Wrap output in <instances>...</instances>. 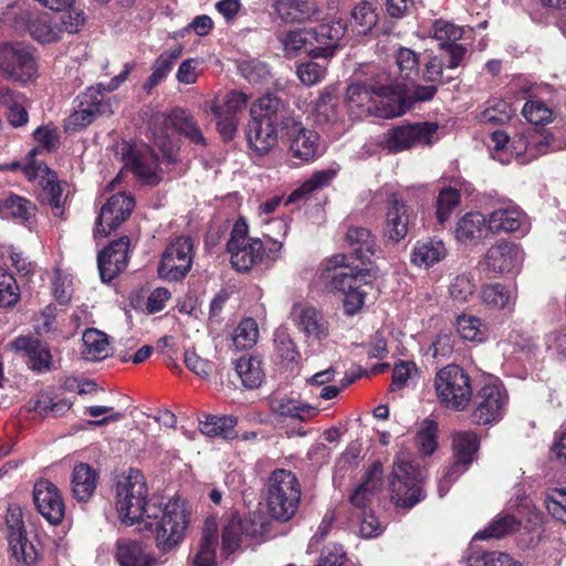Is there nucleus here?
<instances>
[{
	"instance_id": "nucleus-48",
	"label": "nucleus",
	"mask_w": 566,
	"mask_h": 566,
	"mask_svg": "<svg viewBox=\"0 0 566 566\" xmlns=\"http://www.w3.org/2000/svg\"><path fill=\"white\" fill-rule=\"evenodd\" d=\"M182 48L177 46L171 50L163 52L154 62L153 72L145 83L147 91L153 90L160 82H163L171 72L174 63L180 57Z\"/></svg>"
},
{
	"instance_id": "nucleus-59",
	"label": "nucleus",
	"mask_w": 566,
	"mask_h": 566,
	"mask_svg": "<svg viewBox=\"0 0 566 566\" xmlns=\"http://www.w3.org/2000/svg\"><path fill=\"white\" fill-rule=\"evenodd\" d=\"M352 19L355 25L358 27L357 32L359 34H366L377 23L376 9L370 2L363 1L353 9Z\"/></svg>"
},
{
	"instance_id": "nucleus-5",
	"label": "nucleus",
	"mask_w": 566,
	"mask_h": 566,
	"mask_svg": "<svg viewBox=\"0 0 566 566\" xmlns=\"http://www.w3.org/2000/svg\"><path fill=\"white\" fill-rule=\"evenodd\" d=\"M345 31L346 24L337 20L315 29L292 30L281 39V43L285 55L290 57L305 52L312 57L328 59L334 55Z\"/></svg>"
},
{
	"instance_id": "nucleus-52",
	"label": "nucleus",
	"mask_w": 566,
	"mask_h": 566,
	"mask_svg": "<svg viewBox=\"0 0 566 566\" xmlns=\"http://www.w3.org/2000/svg\"><path fill=\"white\" fill-rule=\"evenodd\" d=\"M206 106L209 107L210 112L217 119V128L223 139L230 140L234 137L239 118L237 115L226 113L223 106L220 105L218 97L207 102Z\"/></svg>"
},
{
	"instance_id": "nucleus-9",
	"label": "nucleus",
	"mask_w": 566,
	"mask_h": 566,
	"mask_svg": "<svg viewBox=\"0 0 566 566\" xmlns=\"http://www.w3.org/2000/svg\"><path fill=\"white\" fill-rule=\"evenodd\" d=\"M266 532L268 521L260 512L249 513L244 518L232 515L222 527L221 555L229 557L260 542Z\"/></svg>"
},
{
	"instance_id": "nucleus-42",
	"label": "nucleus",
	"mask_w": 566,
	"mask_h": 566,
	"mask_svg": "<svg viewBox=\"0 0 566 566\" xmlns=\"http://www.w3.org/2000/svg\"><path fill=\"white\" fill-rule=\"evenodd\" d=\"M382 476V465L376 462L370 465L365 481L354 491L350 502L354 506L366 511V505L373 496L380 490Z\"/></svg>"
},
{
	"instance_id": "nucleus-47",
	"label": "nucleus",
	"mask_w": 566,
	"mask_h": 566,
	"mask_svg": "<svg viewBox=\"0 0 566 566\" xmlns=\"http://www.w3.org/2000/svg\"><path fill=\"white\" fill-rule=\"evenodd\" d=\"M455 328L460 337L467 342L484 343L489 337L488 325L478 316L461 314L455 319Z\"/></svg>"
},
{
	"instance_id": "nucleus-19",
	"label": "nucleus",
	"mask_w": 566,
	"mask_h": 566,
	"mask_svg": "<svg viewBox=\"0 0 566 566\" xmlns=\"http://www.w3.org/2000/svg\"><path fill=\"white\" fill-rule=\"evenodd\" d=\"M29 179L36 180L42 187V200L46 202L55 217H63L66 197L63 186L56 181L55 174L43 163L31 161L25 168Z\"/></svg>"
},
{
	"instance_id": "nucleus-2",
	"label": "nucleus",
	"mask_w": 566,
	"mask_h": 566,
	"mask_svg": "<svg viewBox=\"0 0 566 566\" xmlns=\"http://www.w3.org/2000/svg\"><path fill=\"white\" fill-rule=\"evenodd\" d=\"M346 105L350 115L357 119L368 116L392 118L406 113L403 93L392 91V86L387 85L381 76L373 85L350 84L346 92Z\"/></svg>"
},
{
	"instance_id": "nucleus-32",
	"label": "nucleus",
	"mask_w": 566,
	"mask_h": 566,
	"mask_svg": "<svg viewBox=\"0 0 566 566\" xmlns=\"http://www.w3.org/2000/svg\"><path fill=\"white\" fill-rule=\"evenodd\" d=\"M346 241L355 258L361 265L371 263L377 252V243L371 232L363 227H350L346 233Z\"/></svg>"
},
{
	"instance_id": "nucleus-7",
	"label": "nucleus",
	"mask_w": 566,
	"mask_h": 566,
	"mask_svg": "<svg viewBox=\"0 0 566 566\" xmlns=\"http://www.w3.org/2000/svg\"><path fill=\"white\" fill-rule=\"evenodd\" d=\"M423 474L409 454L397 455L390 474L391 501L401 509H411L424 499Z\"/></svg>"
},
{
	"instance_id": "nucleus-6",
	"label": "nucleus",
	"mask_w": 566,
	"mask_h": 566,
	"mask_svg": "<svg viewBox=\"0 0 566 566\" xmlns=\"http://www.w3.org/2000/svg\"><path fill=\"white\" fill-rule=\"evenodd\" d=\"M188 527V514L185 503L179 499L163 503L159 500V512L148 518L140 531L150 532L160 551H169L184 538Z\"/></svg>"
},
{
	"instance_id": "nucleus-11",
	"label": "nucleus",
	"mask_w": 566,
	"mask_h": 566,
	"mask_svg": "<svg viewBox=\"0 0 566 566\" xmlns=\"http://www.w3.org/2000/svg\"><path fill=\"white\" fill-rule=\"evenodd\" d=\"M434 388L441 405L451 410H465L472 399L470 377L457 365H448L437 373Z\"/></svg>"
},
{
	"instance_id": "nucleus-24",
	"label": "nucleus",
	"mask_w": 566,
	"mask_h": 566,
	"mask_svg": "<svg viewBox=\"0 0 566 566\" xmlns=\"http://www.w3.org/2000/svg\"><path fill=\"white\" fill-rule=\"evenodd\" d=\"M34 504L39 513L51 524H59L65 512L63 499L57 488L48 480L35 483Z\"/></svg>"
},
{
	"instance_id": "nucleus-51",
	"label": "nucleus",
	"mask_w": 566,
	"mask_h": 566,
	"mask_svg": "<svg viewBox=\"0 0 566 566\" xmlns=\"http://www.w3.org/2000/svg\"><path fill=\"white\" fill-rule=\"evenodd\" d=\"M237 419L232 416H205L203 420H199L200 431L210 437H223L229 439L233 434Z\"/></svg>"
},
{
	"instance_id": "nucleus-30",
	"label": "nucleus",
	"mask_w": 566,
	"mask_h": 566,
	"mask_svg": "<svg viewBox=\"0 0 566 566\" xmlns=\"http://www.w3.org/2000/svg\"><path fill=\"white\" fill-rule=\"evenodd\" d=\"M11 346L17 352L24 353L29 357V366L36 373H46L52 368V356L49 348L39 339L31 337H18Z\"/></svg>"
},
{
	"instance_id": "nucleus-34",
	"label": "nucleus",
	"mask_w": 566,
	"mask_h": 566,
	"mask_svg": "<svg viewBox=\"0 0 566 566\" xmlns=\"http://www.w3.org/2000/svg\"><path fill=\"white\" fill-rule=\"evenodd\" d=\"M488 230V217L481 212H468L461 217L454 229L455 239L462 243H476Z\"/></svg>"
},
{
	"instance_id": "nucleus-14",
	"label": "nucleus",
	"mask_w": 566,
	"mask_h": 566,
	"mask_svg": "<svg viewBox=\"0 0 566 566\" xmlns=\"http://www.w3.org/2000/svg\"><path fill=\"white\" fill-rule=\"evenodd\" d=\"M6 537L11 555L17 562L32 565L38 560L39 552L35 545L28 538L24 511L15 503L8 506L4 514Z\"/></svg>"
},
{
	"instance_id": "nucleus-17",
	"label": "nucleus",
	"mask_w": 566,
	"mask_h": 566,
	"mask_svg": "<svg viewBox=\"0 0 566 566\" xmlns=\"http://www.w3.org/2000/svg\"><path fill=\"white\" fill-rule=\"evenodd\" d=\"M193 244L189 237H179L164 251L158 274L166 281L184 279L192 266Z\"/></svg>"
},
{
	"instance_id": "nucleus-38",
	"label": "nucleus",
	"mask_w": 566,
	"mask_h": 566,
	"mask_svg": "<svg viewBox=\"0 0 566 566\" xmlns=\"http://www.w3.org/2000/svg\"><path fill=\"white\" fill-rule=\"evenodd\" d=\"M410 223L409 209L403 202L392 199L386 216V234L392 241L402 240Z\"/></svg>"
},
{
	"instance_id": "nucleus-37",
	"label": "nucleus",
	"mask_w": 566,
	"mask_h": 566,
	"mask_svg": "<svg viewBox=\"0 0 566 566\" xmlns=\"http://www.w3.org/2000/svg\"><path fill=\"white\" fill-rule=\"evenodd\" d=\"M35 212V205L21 196L11 193L0 199V218L2 219H11L22 224H29Z\"/></svg>"
},
{
	"instance_id": "nucleus-46",
	"label": "nucleus",
	"mask_w": 566,
	"mask_h": 566,
	"mask_svg": "<svg viewBox=\"0 0 566 566\" xmlns=\"http://www.w3.org/2000/svg\"><path fill=\"white\" fill-rule=\"evenodd\" d=\"M396 63L399 71V75L397 77L391 78V75H380L384 77L387 85H391L394 88L397 82L408 83V81H412L419 73L418 56L410 49H399L396 55Z\"/></svg>"
},
{
	"instance_id": "nucleus-63",
	"label": "nucleus",
	"mask_w": 566,
	"mask_h": 566,
	"mask_svg": "<svg viewBox=\"0 0 566 566\" xmlns=\"http://www.w3.org/2000/svg\"><path fill=\"white\" fill-rule=\"evenodd\" d=\"M434 39L440 42L441 48H448L462 38V28L444 20H437L432 25Z\"/></svg>"
},
{
	"instance_id": "nucleus-39",
	"label": "nucleus",
	"mask_w": 566,
	"mask_h": 566,
	"mask_svg": "<svg viewBox=\"0 0 566 566\" xmlns=\"http://www.w3.org/2000/svg\"><path fill=\"white\" fill-rule=\"evenodd\" d=\"M217 522L213 517L207 518L202 530V538L193 556L195 566H212L217 558Z\"/></svg>"
},
{
	"instance_id": "nucleus-25",
	"label": "nucleus",
	"mask_w": 566,
	"mask_h": 566,
	"mask_svg": "<svg viewBox=\"0 0 566 566\" xmlns=\"http://www.w3.org/2000/svg\"><path fill=\"white\" fill-rule=\"evenodd\" d=\"M129 239L123 237L113 241L97 258L99 276L103 282H111L127 265Z\"/></svg>"
},
{
	"instance_id": "nucleus-60",
	"label": "nucleus",
	"mask_w": 566,
	"mask_h": 566,
	"mask_svg": "<svg viewBox=\"0 0 566 566\" xmlns=\"http://www.w3.org/2000/svg\"><path fill=\"white\" fill-rule=\"evenodd\" d=\"M392 91H401L403 93V99L406 105V111L410 107L411 102H424L429 101L436 94L434 85H411L408 83L397 82L395 88Z\"/></svg>"
},
{
	"instance_id": "nucleus-22",
	"label": "nucleus",
	"mask_w": 566,
	"mask_h": 566,
	"mask_svg": "<svg viewBox=\"0 0 566 566\" xmlns=\"http://www.w3.org/2000/svg\"><path fill=\"white\" fill-rule=\"evenodd\" d=\"M135 200L130 195L120 192L112 196L101 208L95 224V235L107 237L130 216Z\"/></svg>"
},
{
	"instance_id": "nucleus-58",
	"label": "nucleus",
	"mask_w": 566,
	"mask_h": 566,
	"mask_svg": "<svg viewBox=\"0 0 566 566\" xmlns=\"http://www.w3.org/2000/svg\"><path fill=\"white\" fill-rule=\"evenodd\" d=\"M532 145L534 154L532 157L546 154L548 151L562 150L566 147V142L556 138L552 133L546 130L531 132Z\"/></svg>"
},
{
	"instance_id": "nucleus-56",
	"label": "nucleus",
	"mask_w": 566,
	"mask_h": 566,
	"mask_svg": "<svg viewBox=\"0 0 566 566\" xmlns=\"http://www.w3.org/2000/svg\"><path fill=\"white\" fill-rule=\"evenodd\" d=\"M474 291L475 283L473 275L470 272L458 274L450 281L449 294L457 302H468L473 295Z\"/></svg>"
},
{
	"instance_id": "nucleus-3",
	"label": "nucleus",
	"mask_w": 566,
	"mask_h": 566,
	"mask_svg": "<svg viewBox=\"0 0 566 566\" xmlns=\"http://www.w3.org/2000/svg\"><path fill=\"white\" fill-rule=\"evenodd\" d=\"M349 258L337 254L329 259L319 274L325 289L332 293H340L344 311L347 315L356 314L364 305L366 295L373 289L369 280L374 276L371 268L352 269L349 272L338 270L349 268Z\"/></svg>"
},
{
	"instance_id": "nucleus-55",
	"label": "nucleus",
	"mask_w": 566,
	"mask_h": 566,
	"mask_svg": "<svg viewBox=\"0 0 566 566\" xmlns=\"http://www.w3.org/2000/svg\"><path fill=\"white\" fill-rule=\"evenodd\" d=\"M259 337L258 324L253 318H244L240 322L233 333V344L238 349L251 348Z\"/></svg>"
},
{
	"instance_id": "nucleus-35",
	"label": "nucleus",
	"mask_w": 566,
	"mask_h": 566,
	"mask_svg": "<svg viewBox=\"0 0 566 566\" xmlns=\"http://www.w3.org/2000/svg\"><path fill=\"white\" fill-rule=\"evenodd\" d=\"M448 255V249L441 240L418 241L410 255L413 265L420 269H429Z\"/></svg>"
},
{
	"instance_id": "nucleus-62",
	"label": "nucleus",
	"mask_w": 566,
	"mask_h": 566,
	"mask_svg": "<svg viewBox=\"0 0 566 566\" xmlns=\"http://www.w3.org/2000/svg\"><path fill=\"white\" fill-rule=\"evenodd\" d=\"M33 136L39 146L30 151L31 157H33L41 149L52 151L56 149L60 144L59 130L52 124L36 128L33 133Z\"/></svg>"
},
{
	"instance_id": "nucleus-16",
	"label": "nucleus",
	"mask_w": 566,
	"mask_h": 566,
	"mask_svg": "<svg viewBox=\"0 0 566 566\" xmlns=\"http://www.w3.org/2000/svg\"><path fill=\"white\" fill-rule=\"evenodd\" d=\"M114 105H117L116 101L102 96L101 85L88 87L80 96L78 108L67 118L66 129H83L98 116L112 115Z\"/></svg>"
},
{
	"instance_id": "nucleus-27",
	"label": "nucleus",
	"mask_w": 566,
	"mask_h": 566,
	"mask_svg": "<svg viewBox=\"0 0 566 566\" xmlns=\"http://www.w3.org/2000/svg\"><path fill=\"white\" fill-rule=\"evenodd\" d=\"M480 447L478 434L472 430L458 431L452 436L454 462L451 465V474L459 478L472 463Z\"/></svg>"
},
{
	"instance_id": "nucleus-57",
	"label": "nucleus",
	"mask_w": 566,
	"mask_h": 566,
	"mask_svg": "<svg viewBox=\"0 0 566 566\" xmlns=\"http://www.w3.org/2000/svg\"><path fill=\"white\" fill-rule=\"evenodd\" d=\"M438 424L431 419L421 422L417 433V446L423 455H431L438 446L437 442Z\"/></svg>"
},
{
	"instance_id": "nucleus-21",
	"label": "nucleus",
	"mask_w": 566,
	"mask_h": 566,
	"mask_svg": "<svg viewBox=\"0 0 566 566\" xmlns=\"http://www.w3.org/2000/svg\"><path fill=\"white\" fill-rule=\"evenodd\" d=\"M488 230L494 234L516 232L524 237L531 230V221L520 207L507 202L489 213Z\"/></svg>"
},
{
	"instance_id": "nucleus-44",
	"label": "nucleus",
	"mask_w": 566,
	"mask_h": 566,
	"mask_svg": "<svg viewBox=\"0 0 566 566\" xmlns=\"http://www.w3.org/2000/svg\"><path fill=\"white\" fill-rule=\"evenodd\" d=\"M72 492L80 502H86L96 489V473L86 463L76 464L73 469Z\"/></svg>"
},
{
	"instance_id": "nucleus-29",
	"label": "nucleus",
	"mask_w": 566,
	"mask_h": 566,
	"mask_svg": "<svg viewBox=\"0 0 566 566\" xmlns=\"http://www.w3.org/2000/svg\"><path fill=\"white\" fill-rule=\"evenodd\" d=\"M273 358L291 373L298 367L301 354L286 327H279L273 334Z\"/></svg>"
},
{
	"instance_id": "nucleus-15",
	"label": "nucleus",
	"mask_w": 566,
	"mask_h": 566,
	"mask_svg": "<svg viewBox=\"0 0 566 566\" xmlns=\"http://www.w3.org/2000/svg\"><path fill=\"white\" fill-rule=\"evenodd\" d=\"M438 130L439 125L434 122L399 125L387 130L384 136V144L392 153L431 145L439 139Z\"/></svg>"
},
{
	"instance_id": "nucleus-64",
	"label": "nucleus",
	"mask_w": 566,
	"mask_h": 566,
	"mask_svg": "<svg viewBox=\"0 0 566 566\" xmlns=\"http://www.w3.org/2000/svg\"><path fill=\"white\" fill-rule=\"evenodd\" d=\"M548 513L566 524V489H555L545 497Z\"/></svg>"
},
{
	"instance_id": "nucleus-41",
	"label": "nucleus",
	"mask_w": 566,
	"mask_h": 566,
	"mask_svg": "<svg viewBox=\"0 0 566 566\" xmlns=\"http://www.w3.org/2000/svg\"><path fill=\"white\" fill-rule=\"evenodd\" d=\"M313 114L318 124H336L340 119L339 98L335 88L325 87L313 106Z\"/></svg>"
},
{
	"instance_id": "nucleus-10",
	"label": "nucleus",
	"mask_w": 566,
	"mask_h": 566,
	"mask_svg": "<svg viewBox=\"0 0 566 566\" xmlns=\"http://www.w3.org/2000/svg\"><path fill=\"white\" fill-rule=\"evenodd\" d=\"M0 75L28 84L39 77V63L35 50L22 42H7L0 45Z\"/></svg>"
},
{
	"instance_id": "nucleus-26",
	"label": "nucleus",
	"mask_w": 566,
	"mask_h": 566,
	"mask_svg": "<svg viewBox=\"0 0 566 566\" xmlns=\"http://www.w3.org/2000/svg\"><path fill=\"white\" fill-rule=\"evenodd\" d=\"M19 21L25 27L30 36L41 44L59 42L62 39L63 30L49 14L21 13Z\"/></svg>"
},
{
	"instance_id": "nucleus-40",
	"label": "nucleus",
	"mask_w": 566,
	"mask_h": 566,
	"mask_svg": "<svg viewBox=\"0 0 566 566\" xmlns=\"http://www.w3.org/2000/svg\"><path fill=\"white\" fill-rule=\"evenodd\" d=\"M116 560L119 566H154L155 558L140 543L119 539L116 544Z\"/></svg>"
},
{
	"instance_id": "nucleus-49",
	"label": "nucleus",
	"mask_w": 566,
	"mask_h": 566,
	"mask_svg": "<svg viewBox=\"0 0 566 566\" xmlns=\"http://www.w3.org/2000/svg\"><path fill=\"white\" fill-rule=\"evenodd\" d=\"M337 170L328 168L314 172L307 180H305L297 189H295L285 200V206L294 203L307 195L326 187L336 176Z\"/></svg>"
},
{
	"instance_id": "nucleus-20",
	"label": "nucleus",
	"mask_w": 566,
	"mask_h": 566,
	"mask_svg": "<svg viewBox=\"0 0 566 566\" xmlns=\"http://www.w3.org/2000/svg\"><path fill=\"white\" fill-rule=\"evenodd\" d=\"M284 132L289 139V150L294 158L302 161H311L322 155V146L318 134L305 128L296 119L284 122Z\"/></svg>"
},
{
	"instance_id": "nucleus-4",
	"label": "nucleus",
	"mask_w": 566,
	"mask_h": 566,
	"mask_svg": "<svg viewBox=\"0 0 566 566\" xmlns=\"http://www.w3.org/2000/svg\"><path fill=\"white\" fill-rule=\"evenodd\" d=\"M159 497H148L145 476L139 470L129 469L115 484L114 503L119 521L127 526H144L159 512Z\"/></svg>"
},
{
	"instance_id": "nucleus-45",
	"label": "nucleus",
	"mask_w": 566,
	"mask_h": 566,
	"mask_svg": "<svg viewBox=\"0 0 566 566\" xmlns=\"http://www.w3.org/2000/svg\"><path fill=\"white\" fill-rule=\"evenodd\" d=\"M82 342L83 347L81 349V355L85 360H103L109 355L108 338L106 334L98 329H86L83 333Z\"/></svg>"
},
{
	"instance_id": "nucleus-12",
	"label": "nucleus",
	"mask_w": 566,
	"mask_h": 566,
	"mask_svg": "<svg viewBox=\"0 0 566 566\" xmlns=\"http://www.w3.org/2000/svg\"><path fill=\"white\" fill-rule=\"evenodd\" d=\"M507 405L509 394L502 381L489 377L475 396L474 421L479 424L496 423L504 417Z\"/></svg>"
},
{
	"instance_id": "nucleus-54",
	"label": "nucleus",
	"mask_w": 566,
	"mask_h": 566,
	"mask_svg": "<svg viewBox=\"0 0 566 566\" xmlns=\"http://www.w3.org/2000/svg\"><path fill=\"white\" fill-rule=\"evenodd\" d=\"M512 115L513 108L509 102L503 99H493L480 114V122L491 125H503L511 119Z\"/></svg>"
},
{
	"instance_id": "nucleus-43",
	"label": "nucleus",
	"mask_w": 566,
	"mask_h": 566,
	"mask_svg": "<svg viewBox=\"0 0 566 566\" xmlns=\"http://www.w3.org/2000/svg\"><path fill=\"white\" fill-rule=\"evenodd\" d=\"M481 300L489 308L511 311L515 305L516 292L500 283L484 285Z\"/></svg>"
},
{
	"instance_id": "nucleus-50",
	"label": "nucleus",
	"mask_w": 566,
	"mask_h": 566,
	"mask_svg": "<svg viewBox=\"0 0 566 566\" xmlns=\"http://www.w3.org/2000/svg\"><path fill=\"white\" fill-rule=\"evenodd\" d=\"M235 371L247 388L259 387L264 378L261 360L249 355H243L235 361Z\"/></svg>"
},
{
	"instance_id": "nucleus-36",
	"label": "nucleus",
	"mask_w": 566,
	"mask_h": 566,
	"mask_svg": "<svg viewBox=\"0 0 566 566\" xmlns=\"http://www.w3.org/2000/svg\"><path fill=\"white\" fill-rule=\"evenodd\" d=\"M271 410L276 416L300 421H307L316 417L319 412L317 407L291 397L273 399L271 401Z\"/></svg>"
},
{
	"instance_id": "nucleus-18",
	"label": "nucleus",
	"mask_w": 566,
	"mask_h": 566,
	"mask_svg": "<svg viewBox=\"0 0 566 566\" xmlns=\"http://www.w3.org/2000/svg\"><path fill=\"white\" fill-rule=\"evenodd\" d=\"M523 261L524 252L518 244L499 240L486 250L480 266L483 271L496 274L516 273L521 270Z\"/></svg>"
},
{
	"instance_id": "nucleus-28",
	"label": "nucleus",
	"mask_w": 566,
	"mask_h": 566,
	"mask_svg": "<svg viewBox=\"0 0 566 566\" xmlns=\"http://www.w3.org/2000/svg\"><path fill=\"white\" fill-rule=\"evenodd\" d=\"M251 120L281 126L284 122L295 118L287 115L286 106L281 98L273 94H265L258 98L250 108Z\"/></svg>"
},
{
	"instance_id": "nucleus-1",
	"label": "nucleus",
	"mask_w": 566,
	"mask_h": 566,
	"mask_svg": "<svg viewBox=\"0 0 566 566\" xmlns=\"http://www.w3.org/2000/svg\"><path fill=\"white\" fill-rule=\"evenodd\" d=\"M169 128L182 134L190 143L205 146L206 138L197 125L195 118L185 109L177 108L170 113H159L153 117L150 126V139L153 148L148 146L135 147L125 155V167L144 182L157 184L160 180L158 172L157 149L168 164L178 160L177 142L168 134Z\"/></svg>"
},
{
	"instance_id": "nucleus-33",
	"label": "nucleus",
	"mask_w": 566,
	"mask_h": 566,
	"mask_svg": "<svg viewBox=\"0 0 566 566\" xmlns=\"http://www.w3.org/2000/svg\"><path fill=\"white\" fill-rule=\"evenodd\" d=\"M277 127L272 124L250 119L247 130L250 148L260 156L268 154L277 143Z\"/></svg>"
},
{
	"instance_id": "nucleus-61",
	"label": "nucleus",
	"mask_w": 566,
	"mask_h": 566,
	"mask_svg": "<svg viewBox=\"0 0 566 566\" xmlns=\"http://www.w3.org/2000/svg\"><path fill=\"white\" fill-rule=\"evenodd\" d=\"M460 202V193L453 188H444L440 191L437 199V218L442 224L448 221L452 214L453 209Z\"/></svg>"
},
{
	"instance_id": "nucleus-8",
	"label": "nucleus",
	"mask_w": 566,
	"mask_h": 566,
	"mask_svg": "<svg viewBox=\"0 0 566 566\" xmlns=\"http://www.w3.org/2000/svg\"><path fill=\"white\" fill-rule=\"evenodd\" d=\"M301 485L294 473L274 470L268 482V509L272 517L289 521L298 509Z\"/></svg>"
},
{
	"instance_id": "nucleus-53",
	"label": "nucleus",
	"mask_w": 566,
	"mask_h": 566,
	"mask_svg": "<svg viewBox=\"0 0 566 566\" xmlns=\"http://www.w3.org/2000/svg\"><path fill=\"white\" fill-rule=\"evenodd\" d=\"M520 521L511 514L499 515L492 523L489 524L483 531L474 535L475 539H485L490 537L500 538L515 530H517Z\"/></svg>"
},
{
	"instance_id": "nucleus-31",
	"label": "nucleus",
	"mask_w": 566,
	"mask_h": 566,
	"mask_svg": "<svg viewBox=\"0 0 566 566\" xmlns=\"http://www.w3.org/2000/svg\"><path fill=\"white\" fill-rule=\"evenodd\" d=\"M272 8L277 19L285 23L305 22L318 13L314 2L304 0H275Z\"/></svg>"
},
{
	"instance_id": "nucleus-23",
	"label": "nucleus",
	"mask_w": 566,
	"mask_h": 566,
	"mask_svg": "<svg viewBox=\"0 0 566 566\" xmlns=\"http://www.w3.org/2000/svg\"><path fill=\"white\" fill-rule=\"evenodd\" d=\"M290 315L294 325L306 338L317 342L327 338L328 323L316 307L306 303H295Z\"/></svg>"
},
{
	"instance_id": "nucleus-13",
	"label": "nucleus",
	"mask_w": 566,
	"mask_h": 566,
	"mask_svg": "<svg viewBox=\"0 0 566 566\" xmlns=\"http://www.w3.org/2000/svg\"><path fill=\"white\" fill-rule=\"evenodd\" d=\"M232 266L239 272H247L264 261V245L259 239L248 235V224L238 220L227 244Z\"/></svg>"
}]
</instances>
